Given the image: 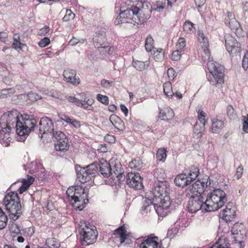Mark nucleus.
<instances>
[{"label": "nucleus", "mask_w": 248, "mask_h": 248, "mask_svg": "<svg viewBox=\"0 0 248 248\" xmlns=\"http://www.w3.org/2000/svg\"><path fill=\"white\" fill-rule=\"evenodd\" d=\"M63 77L65 80L73 84H78L79 83V78L76 77V71L71 69H66L63 72Z\"/></svg>", "instance_id": "nucleus-19"}, {"label": "nucleus", "mask_w": 248, "mask_h": 248, "mask_svg": "<svg viewBox=\"0 0 248 248\" xmlns=\"http://www.w3.org/2000/svg\"><path fill=\"white\" fill-rule=\"evenodd\" d=\"M192 182L191 179L187 176L186 171L184 170L182 173L178 174L174 180L175 184L182 188L190 185Z\"/></svg>", "instance_id": "nucleus-18"}, {"label": "nucleus", "mask_w": 248, "mask_h": 248, "mask_svg": "<svg viewBox=\"0 0 248 248\" xmlns=\"http://www.w3.org/2000/svg\"><path fill=\"white\" fill-rule=\"evenodd\" d=\"M184 31L187 33H191L195 31L194 24L190 21H186L183 25Z\"/></svg>", "instance_id": "nucleus-38"}, {"label": "nucleus", "mask_w": 248, "mask_h": 248, "mask_svg": "<svg viewBox=\"0 0 248 248\" xmlns=\"http://www.w3.org/2000/svg\"><path fill=\"white\" fill-rule=\"evenodd\" d=\"M198 39L201 44V46L203 49L204 53L209 57L210 55V50L209 49V42L207 37L205 36L202 31L199 30L198 31Z\"/></svg>", "instance_id": "nucleus-21"}, {"label": "nucleus", "mask_w": 248, "mask_h": 248, "mask_svg": "<svg viewBox=\"0 0 248 248\" xmlns=\"http://www.w3.org/2000/svg\"><path fill=\"white\" fill-rule=\"evenodd\" d=\"M208 69L210 74L208 76V80L213 85L224 83V67L215 62H208Z\"/></svg>", "instance_id": "nucleus-8"}, {"label": "nucleus", "mask_w": 248, "mask_h": 248, "mask_svg": "<svg viewBox=\"0 0 248 248\" xmlns=\"http://www.w3.org/2000/svg\"><path fill=\"white\" fill-rule=\"evenodd\" d=\"M243 127L244 132L248 133V114L247 116H242Z\"/></svg>", "instance_id": "nucleus-46"}, {"label": "nucleus", "mask_w": 248, "mask_h": 248, "mask_svg": "<svg viewBox=\"0 0 248 248\" xmlns=\"http://www.w3.org/2000/svg\"><path fill=\"white\" fill-rule=\"evenodd\" d=\"M174 116V113L173 110L170 108H167L165 111H162L161 109H160L158 118L162 120L167 121L172 118Z\"/></svg>", "instance_id": "nucleus-27"}, {"label": "nucleus", "mask_w": 248, "mask_h": 248, "mask_svg": "<svg viewBox=\"0 0 248 248\" xmlns=\"http://www.w3.org/2000/svg\"><path fill=\"white\" fill-rule=\"evenodd\" d=\"M129 167L131 169L140 170L143 167V163L140 157H138L129 163Z\"/></svg>", "instance_id": "nucleus-32"}, {"label": "nucleus", "mask_w": 248, "mask_h": 248, "mask_svg": "<svg viewBox=\"0 0 248 248\" xmlns=\"http://www.w3.org/2000/svg\"><path fill=\"white\" fill-rule=\"evenodd\" d=\"M75 168L77 179L82 184L91 180L98 174V169L100 173L105 177H108L112 173L111 165L106 161L100 163L94 162L85 167L76 164Z\"/></svg>", "instance_id": "nucleus-2"}, {"label": "nucleus", "mask_w": 248, "mask_h": 248, "mask_svg": "<svg viewBox=\"0 0 248 248\" xmlns=\"http://www.w3.org/2000/svg\"><path fill=\"white\" fill-rule=\"evenodd\" d=\"M186 46V42L184 38H180L178 40L177 46V49L182 51Z\"/></svg>", "instance_id": "nucleus-52"}, {"label": "nucleus", "mask_w": 248, "mask_h": 248, "mask_svg": "<svg viewBox=\"0 0 248 248\" xmlns=\"http://www.w3.org/2000/svg\"><path fill=\"white\" fill-rule=\"evenodd\" d=\"M69 124H71L73 126H74L75 128H79L80 127V123L78 121L72 119L71 123Z\"/></svg>", "instance_id": "nucleus-62"}, {"label": "nucleus", "mask_w": 248, "mask_h": 248, "mask_svg": "<svg viewBox=\"0 0 248 248\" xmlns=\"http://www.w3.org/2000/svg\"><path fill=\"white\" fill-rule=\"evenodd\" d=\"M49 27L48 26H45L43 28L41 29L38 32L39 35H46L47 33L49 31Z\"/></svg>", "instance_id": "nucleus-58"}, {"label": "nucleus", "mask_w": 248, "mask_h": 248, "mask_svg": "<svg viewBox=\"0 0 248 248\" xmlns=\"http://www.w3.org/2000/svg\"><path fill=\"white\" fill-rule=\"evenodd\" d=\"M145 48L147 52H151L154 48V41L150 34L148 35L146 37Z\"/></svg>", "instance_id": "nucleus-35"}, {"label": "nucleus", "mask_w": 248, "mask_h": 248, "mask_svg": "<svg viewBox=\"0 0 248 248\" xmlns=\"http://www.w3.org/2000/svg\"><path fill=\"white\" fill-rule=\"evenodd\" d=\"M8 217L2 209H0V230L5 228L7 224Z\"/></svg>", "instance_id": "nucleus-36"}, {"label": "nucleus", "mask_w": 248, "mask_h": 248, "mask_svg": "<svg viewBox=\"0 0 248 248\" xmlns=\"http://www.w3.org/2000/svg\"><path fill=\"white\" fill-rule=\"evenodd\" d=\"M163 91L166 96L170 97L174 95L172 90L171 83L168 81L163 84Z\"/></svg>", "instance_id": "nucleus-39"}, {"label": "nucleus", "mask_w": 248, "mask_h": 248, "mask_svg": "<svg viewBox=\"0 0 248 248\" xmlns=\"http://www.w3.org/2000/svg\"><path fill=\"white\" fill-rule=\"evenodd\" d=\"M126 230L124 225L119 227L116 229L113 232L114 235H118L120 237V241L121 244L123 243L127 238Z\"/></svg>", "instance_id": "nucleus-26"}, {"label": "nucleus", "mask_w": 248, "mask_h": 248, "mask_svg": "<svg viewBox=\"0 0 248 248\" xmlns=\"http://www.w3.org/2000/svg\"><path fill=\"white\" fill-rule=\"evenodd\" d=\"M52 121L47 117H42L39 123L38 136L42 138L43 134L50 133L53 136V133L56 131L54 130V125Z\"/></svg>", "instance_id": "nucleus-13"}, {"label": "nucleus", "mask_w": 248, "mask_h": 248, "mask_svg": "<svg viewBox=\"0 0 248 248\" xmlns=\"http://www.w3.org/2000/svg\"><path fill=\"white\" fill-rule=\"evenodd\" d=\"M46 243L49 248H59L60 247L59 243L54 238L47 239Z\"/></svg>", "instance_id": "nucleus-43"}, {"label": "nucleus", "mask_w": 248, "mask_h": 248, "mask_svg": "<svg viewBox=\"0 0 248 248\" xmlns=\"http://www.w3.org/2000/svg\"><path fill=\"white\" fill-rule=\"evenodd\" d=\"M193 184L195 187L197 193H199L200 196L207 187V181H206L205 179H203L202 181L198 179Z\"/></svg>", "instance_id": "nucleus-25"}, {"label": "nucleus", "mask_w": 248, "mask_h": 248, "mask_svg": "<svg viewBox=\"0 0 248 248\" xmlns=\"http://www.w3.org/2000/svg\"><path fill=\"white\" fill-rule=\"evenodd\" d=\"M224 122L217 119L212 120V131L213 133H218L224 127Z\"/></svg>", "instance_id": "nucleus-28"}, {"label": "nucleus", "mask_w": 248, "mask_h": 248, "mask_svg": "<svg viewBox=\"0 0 248 248\" xmlns=\"http://www.w3.org/2000/svg\"><path fill=\"white\" fill-rule=\"evenodd\" d=\"M243 172V167L242 165H240L236 169L235 173L236 178L238 180L239 179Z\"/></svg>", "instance_id": "nucleus-56"}, {"label": "nucleus", "mask_w": 248, "mask_h": 248, "mask_svg": "<svg viewBox=\"0 0 248 248\" xmlns=\"http://www.w3.org/2000/svg\"><path fill=\"white\" fill-rule=\"evenodd\" d=\"M126 183L129 187L135 190L141 189L143 187L142 178L138 172H129L126 175Z\"/></svg>", "instance_id": "nucleus-14"}, {"label": "nucleus", "mask_w": 248, "mask_h": 248, "mask_svg": "<svg viewBox=\"0 0 248 248\" xmlns=\"http://www.w3.org/2000/svg\"><path fill=\"white\" fill-rule=\"evenodd\" d=\"M59 117L62 120L65 122L67 124H70V123H71L72 119L68 116L65 115H61V116H59Z\"/></svg>", "instance_id": "nucleus-61"}, {"label": "nucleus", "mask_w": 248, "mask_h": 248, "mask_svg": "<svg viewBox=\"0 0 248 248\" xmlns=\"http://www.w3.org/2000/svg\"><path fill=\"white\" fill-rule=\"evenodd\" d=\"M20 114L16 109L8 112L7 122L13 125L16 123V132L20 136L28 135L37 127V121L33 115L24 113Z\"/></svg>", "instance_id": "nucleus-3"}, {"label": "nucleus", "mask_w": 248, "mask_h": 248, "mask_svg": "<svg viewBox=\"0 0 248 248\" xmlns=\"http://www.w3.org/2000/svg\"><path fill=\"white\" fill-rule=\"evenodd\" d=\"M3 203L9 216L13 220H16L22 214V209L18 194L11 192L5 195Z\"/></svg>", "instance_id": "nucleus-6"}, {"label": "nucleus", "mask_w": 248, "mask_h": 248, "mask_svg": "<svg viewBox=\"0 0 248 248\" xmlns=\"http://www.w3.org/2000/svg\"><path fill=\"white\" fill-rule=\"evenodd\" d=\"M25 45L21 42H14L12 44V47L15 49H22Z\"/></svg>", "instance_id": "nucleus-59"}, {"label": "nucleus", "mask_w": 248, "mask_h": 248, "mask_svg": "<svg viewBox=\"0 0 248 248\" xmlns=\"http://www.w3.org/2000/svg\"><path fill=\"white\" fill-rule=\"evenodd\" d=\"M105 38L103 34L99 35L94 41V45L95 47L99 49L100 54L102 55V59H104L109 53L110 46L109 44L106 42Z\"/></svg>", "instance_id": "nucleus-15"}, {"label": "nucleus", "mask_w": 248, "mask_h": 248, "mask_svg": "<svg viewBox=\"0 0 248 248\" xmlns=\"http://www.w3.org/2000/svg\"><path fill=\"white\" fill-rule=\"evenodd\" d=\"M233 31L234 32L235 35L238 37H243L244 35V32L241 25H239V27H238Z\"/></svg>", "instance_id": "nucleus-55"}, {"label": "nucleus", "mask_w": 248, "mask_h": 248, "mask_svg": "<svg viewBox=\"0 0 248 248\" xmlns=\"http://www.w3.org/2000/svg\"><path fill=\"white\" fill-rule=\"evenodd\" d=\"M15 93V90L13 88H10L8 89H3L1 90V96H5L7 97V95H9L10 94H14Z\"/></svg>", "instance_id": "nucleus-53"}, {"label": "nucleus", "mask_w": 248, "mask_h": 248, "mask_svg": "<svg viewBox=\"0 0 248 248\" xmlns=\"http://www.w3.org/2000/svg\"><path fill=\"white\" fill-rule=\"evenodd\" d=\"M27 179H19L17 181L14 182L10 187L13 186L17 182L21 181L22 183L21 185L18 188V191L20 194H22L24 192L26 191L30 186L33 184L34 181V178L33 176L27 175Z\"/></svg>", "instance_id": "nucleus-20"}, {"label": "nucleus", "mask_w": 248, "mask_h": 248, "mask_svg": "<svg viewBox=\"0 0 248 248\" xmlns=\"http://www.w3.org/2000/svg\"><path fill=\"white\" fill-rule=\"evenodd\" d=\"M170 185L168 182H155L153 195L154 201L159 202L158 208L167 209L171 204L169 196Z\"/></svg>", "instance_id": "nucleus-5"}, {"label": "nucleus", "mask_w": 248, "mask_h": 248, "mask_svg": "<svg viewBox=\"0 0 248 248\" xmlns=\"http://www.w3.org/2000/svg\"><path fill=\"white\" fill-rule=\"evenodd\" d=\"M206 208L205 202L201 200V197H192L189 200L187 204L188 211L189 213H195L201 209Z\"/></svg>", "instance_id": "nucleus-16"}, {"label": "nucleus", "mask_w": 248, "mask_h": 248, "mask_svg": "<svg viewBox=\"0 0 248 248\" xmlns=\"http://www.w3.org/2000/svg\"><path fill=\"white\" fill-rule=\"evenodd\" d=\"M182 51L177 49V50L173 51L172 53L171 59L173 61H178L180 60L181 52Z\"/></svg>", "instance_id": "nucleus-50"}, {"label": "nucleus", "mask_w": 248, "mask_h": 248, "mask_svg": "<svg viewBox=\"0 0 248 248\" xmlns=\"http://www.w3.org/2000/svg\"><path fill=\"white\" fill-rule=\"evenodd\" d=\"M232 234L235 243H238L240 248H244V241L246 237V230L243 223H235L231 230Z\"/></svg>", "instance_id": "nucleus-10"}, {"label": "nucleus", "mask_w": 248, "mask_h": 248, "mask_svg": "<svg viewBox=\"0 0 248 248\" xmlns=\"http://www.w3.org/2000/svg\"><path fill=\"white\" fill-rule=\"evenodd\" d=\"M10 124V123L7 122V124H6V126L5 127H2L1 130L0 131V135H5L6 134H9L11 132V129Z\"/></svg>", "instance_id": "nucleus-48"}, {"label": "nucleus", "mask_w": 248, "mask_h": 248, "mask_svg": "<svg viewBox=\"0 0 248 248\" xmlns=\"http://www.w3.org/2000/svg\"><path fill=\"white\" fill-rule=\"evenodd\" d=\"M85 226L81 228L82 225H79V233L80 235V240L83 246H87L93 244L95 242L98 232L97 230L89 223H84Z\"/></svg>", "instance_id": "nucleus-9"}, {"label": "nucleus", "mask_w": 248, "mask_h": 248, "mask_svg": "<svg viewBox=\"0 0 248 248\" xmlns=\"http://www.w3.org/2000/svg\"><path fill=\"white\" fill-rule=\"evenodd\" d=\"M176 228H173L168 230L167 235L169 237H173L174 236V234L176 233Z\"/></svg>", "instance_id": "nucleus-64"}, {"label": "nucleus", "mask_w": 248, "mask_h": 248, "mask_svg": "<svg viewBox=\"0 0 248 248\" xmlns=\"http://www.w3.org/2000/svg\"><path fill=\"white\" fill-rule=\"evenodd\" d=\"M75 17L74 14L71 12L70 10H67L65 16L63 17L62 19L64 21H69L73 19Z\"/></svg>", "instance_id": "nucleus-49"}, {"label": "nucleus", "mask_w": 248, "mask_h": 248, "mask_svg": "<svg viewBox=\"0 0 248 248\" xmlns=\"http://www.w3.org/2000/svg\"><path fill=\"white\" fill-rule=\"evenodd\" d=\"M113 82L112 81H109L106 79H102L101 81V85L102 87L108 88L113 85Z\"/></svg>", "instance_id": "nucleus-57"}, {"label": "nucleus", "mask_w": 248, "mask_h": 248, "mask_svg": "<svg viewBox=\"0 0 248 248\" xmlns=\"http://www.w3.org/2000/svg\"><path fill=\"white\" fill-rule=\"evenodd\" d=\"M229 243H226L225 239H220L219 241L214 244L212 247L209 248H229Z\"/></svg>", "instance_id": "nucleus-42"}, {"label": "nucleus", "mask_w": 248, "mask_h": 248, "mask_svg": "<svg viewBox=\"0 0 248 248\" xmlns=\"http://www.w3.org/2000/svg\"><path fill=\"white\" fill-rule=\"evenodd\" d=\"M151 12L152 6L149 2L138 1L135 5L121 12L114 23L116 25L126 23L138 25L143 24L150 17Z\"/></svg>", "instance_id": "nucleus-1"}, {"label": "nucleus", "mask_w": 248, "mask_h": 248, "mask_svg": "<svg viewBox=\"0 0 248 248\" xmlns=\"http://www.w3.org/2000/svg\"><path fill=\"white\" fill-rule=\"evenodd\" d=\"M50 39L49 38L45 37L41 39L38 43V46L41 47H44L50 44Z\"/></svg>", "instance_id": "nucleus-47"}, {"label": "nucleus", "mask_w": 248, "mask_h": 248, "mask_svg": "<svg viewBox=\"0 0 248 248\" xmlns=\"http://www.w3.org/2000/svg\"><path fill=\"white\" fill-rule=\"evenodd\" d=\"M204 126L196 122L194 125L193 132L197 135V138H200L202 136V132L204 131Z\"/></svg>", "instance_id": "nucleus-41"}, {"label": "nucleus", "mask_w": 248, "mask_h": 248, "mask_svg": "<svg viewBox=\"0 0 248 248\" xmlns=\"http://www.w3.org/2000/svg\"><path fill=\"white\" fill-rule=\"evenodd\" d=\"M227 201L226 194L223 190L215 189L207 197L204 210L206 212L217 210L224 205Z\"/></svg>", "instance_id": "nucleus-7"}, {"label": "nucleus", "mask_w": 248, "mask_h": 248, "mask_svg": "<svg viewBox=\"0 0 248 248\" xmlns=\"http://www.w3.org/2000/svg\"><path fill=\"white\" fill-rule=\"evenodd\" d=\"M230 203H228L226 207L222 211V219L226 222H230L233 220L235 217L234 210L229 208Z\"/></svg>", "instance_id": "nucleus-22"}, {"label": "nucleus", "mask_w": 248, "mask_h": 248, "mask_svg": "<svg viewBox=\"0 0 248 248\" xmlns=\"http://www.w3.org/2000/svg\"><path fill=\"white\" fill-rule=\"evenodd\" d=\"M239 25H240L239 22H238L236 19H232V20L229 25V26H230L231 29L232 31H233L238 27H239Z\"/></svg>", "instance_id": "nucleus-54"}, {"label": "nucleus", "mask_w": 248, "mask_h": 248, "mask_svg": "<svg viewBox=\"0 0 248 248\" xmlns=\"http://www.w3.org/2000/svg\"><path fill=\"white\" fill-rule=\"evenodd\" d=\"M242 67L245 70L248 68V52L245 54L242 59Z\"/></svg>", "instance_id": "nucleus-51"}, {"label": "nucleus", "mask_w": 248, "mask_h": 248, "mask_svg": "<svg viewBox=\"0 0 248 248\" xmlns=\"http://www.w3.org/2000/svg\"><path fill=\"white\" fill-rule=\"evenodd\" d=\"M185 195L186 197L191 198L192 197H200L198 196L199 193H197L196 189L193 184L189 186L185 190Z\"/></svg>", "instance_id": "nucleus-34"}, {"label": "nucleus", "mask_w": 248, "mask_h": 248, "mask_svg": "<svg viewBox=\"0 0 248 248\" xmlns=\"http://www.w3.org/2000/svg\"><path fill=\"white\" fill-rule=\"evenodd\" d=\"M158 237L151 234L145 237L140 245V248H161Z\"/></svg>", "instance_id": "nucleus-17"}, {"label": "nucleus", "mask_w": 248, "mask_h": 248, "mask_svg": "<svg viewBox=\"0 0 248 248\" xmlns=\"http://www.w3.org/2000/svg\"><path fill=\"white\" fill-rule=\"evenodd\" d=\"M154 55L156 61L161 60L164 58V51L162 48H157L156 52L154 51Z\"/></svg>", "instance_id": "nucleus-44"}, {"label": "nucleus", "mask_w": 248, "mask_h": 248, "mask_svg": "<svg viewBox=\"0 0 248 248\" xmlns=\"http://www.w3.org/2000/svg\"><path fill=\"white\" fill-rule=\"evenodd\" d=\"M66 194L68 201L76 210H82L88 202V194L82 186H71L67 189Z\"/></svg>", "instance_id": "nucleus-4"}, {"label": "nucleus", "mask_w": 248, "mask_h": 248, "mask_svg": "<svg viewBox=\"0 0 248 248\" xmlns=\"http://www.w3.org/2000/svg\"><path fill=\"white\" fill-rule=\"evenodd\" d=\"M226 114L230 120H234L237 117V114L232 105H228L227 107Z\"/></svg>", "instance_id": "nucleus-40"}, {"label": "nucleus", "mask_w": 248, "mask_h": 248, "mask_svg": "<svg viewBox=\"0 0 248 248\" xmlns=\"http://www.w3.org/2000/svg\"><path fill=\"white\" fill-rule=\"evenodd\" d=\"M53 137L56 139L55 149L56 151L62 152L68 150L69 148L68 139L63 132L56 131L53 133Z\"/></svg>", "instance_id": "nucleus-12"}, {"label": "nucleus", "mask_w": 248, "mask_h": 248, "mask_svg": "<svg viewBox=\"0 0 248 248\" xmlns=\"http://www.w3.org/2000/svg\"><path fill=\"white\" fill-rule=\"evenodd\" d=\"M75 104L78 107H80L84 108H87V106H86L85 104L81 102V101L79 99L77 98L76 101L75 102Z\"/></svg>", "instance_id": "nucleus-63"}, {"label": "nucleus", "mask_w": 248, "mask_h": 248, "mask_svg": "<svg viewBox=\"0 0 248 248\" xmlns=\"http://www.w3.org/2000/svg\"><path fill=\"white\" fill-rule=\"evenodd\" d=\"M225 47L230 55H240L241 51V44L237 42L235 38L230 34L224 36Z\"/></svg>", "instance_id": "nucleus-11"}, {"label": "nucleus", "mask_w": 248, "mask_h": 248, "mask_svg": "<svg viewBox=\"0 0 248 248\" xmlns=\"http://www.w3.org/2000/svg\"><path fill=\"white\" fill-rule=\"evenodd\" d=\"M134 66L139 71H142L148 68L149 64V61H134L133 62Z\"/></svg>", "instance_id": "nucleus-33"}, {"label": "nucleus", "mask_w": 248, "mask_h": 248, "mask_svg": "<svg viewBox=\"0 0 248 248\" xmlns=\"http://www.w3.org/2000/svg\"><path fill=\"white\" fill-rule=\"evenodd\" d=\"M167 74L169 78H174L176 76V74L174 69L171 67L168 69Z\"/></svg>", "instance_id": "nucleus-60"}, {"label": "nucleus", "mask_w": 248, "mask_h": 248, "mask_svg": "<svg viewBox=\"0 0 248 248\" xmlns=\"http://www.w3.org/2000/svg\"><path fill=\"white\" fill-rule=\"evenodd\" d=\"M109 121L113 126L119 131H123L125 129L124 122L115 114H111L109 117Z\"/></svg>", "instance_id": "nucleus-23"}, {"label": "nucleus", "mask_w": 248, "mask_h": 248, "mask_svg": "<svg viewBox=\"0 0 248 248\" xmlns=\"http://www.w3.org/2000/svg\"><path fill=\"white\" fill-rule=\"evenodd\" d=\"M97 100L102 104L108 105L109 102V99L108 96L103 95L101 94H98L96 96Z\"/></svg>", "instance_id": "nucleus-45"}, {"label": "nucleus", "mask_w": 248, "mask_h": 248, "mask_svg": "<svg viewBox=\"0 0 248 248\" xmlns=\"http://www.w3.org/2000/svg\"><path fill=\"white\" fill-rule=\"evenodd\" d=\"M167 150L164 148H159L156 154V158L159 161L164 162L167 157Z\"/></svg>", "instance_id": "nucleus-37"}, {"label": "nucleus", "mask_w": 248, "mask_h": 248, "mask_svg": "<svg viewBox=\"0 0 248 248\" xmlns=\"http://www.w3.org/2000/svg\"><path fill=\"white\" fill-rule=\"evenodd\" d=\"M112 173L111 174L113 177L116 176L119 179H121L124 176L122 171V165L120 162H115L114 164L111 165Z\"/></svg>", "instance_id": "nucleus-24"}, {"label": "nucleus", "mask_w": 248, "mask_h": 248, "mask_svg": "<svg viewBox=\"0 0 248 248\" xmlns=\"http://www.w3.org/2000/svg\"><path fill=\"white\" fill-rule=\"evenodd\" d=\"M154 200V196L153 200L146 199L142 207V210L146 211L147 212L148 211H150L151 210L152 205H153L154 208H155V205H157L158 204L159 205V202H156Z\"/></svg>", "instance_id": "nucleus-29"}, {"label": "nucleus", "mask_w": 248, "mask_h": 248, "mask_svg": "<svg viewBox=\"0 0 248 248\" xmlns=\"http://www.w3.org/2000/svg\"><path fill=\"white\" fill-rule=\"evenodd\" d=\"M154 176L155 178L157 180L156 182H167L165 181V176L164 171L162 169L157 168L155 170Z\"/></svg>", "instance_id": "nucleus-31"}, {"label": "nucleus", "mask_w": 248, "mask_h": 248, "mask_svg": "<svg viewBox=\"0 0 248 248\" xmlns=\"http://www.w3.org/2000/svg\"><path fill=\"white\" fill-rule=\"evenodd\" d=\"M184 171H186L187 176L192 181H194L200 174L199 169L195 166H192L189 170H184Z\"/></svg>", "instance_id": "nucleus-30"}]
</instances>
